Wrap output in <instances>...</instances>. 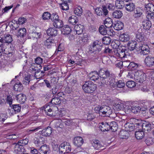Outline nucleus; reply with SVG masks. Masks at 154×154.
Instances as JSON below:
<instances>
[{
	"label": "nucleus",
	"instance_id": "obj_27",
	"mask_svg": "<svg viewBox=\"0 0 154 154\" xmlns=\"http://www.w3.org/2000/svg\"><path fill=\"white\" fill-rule=\"evenodd\" d=\"M63 2L61 4V8L63 10H67L69 9V6L68 4V2H69V0H61Z\"/></svg>",
	"mask_w": 154,
	"mask_h": 154
},
{
	"label": "nucleus",
	"instance_id": "obj_45",
	"mask_svg": "<svg viewBox=\"0 0 154 154\" xmlns=\"http://www.w3.org/2000/svg\"><path fill=\"white\" fill-rule=\"evenodd\" d=\"M103 53L104 54H107L109 55H114V49H111L108 47H105L104 49Z\"/></svg>",
	"mask_w": 154,
	"mask_h": 154
},
{
	"label": "nucleus",
	"instance_id": "obj_43",
	"mask_svg": "<svg viewBox=\"0 0 154 154\" xmlns=\"http://www.w3.org/2000/svg\"><path fill=\"white\" fill-rule=\"evenodd\" d=\"M54 43V39H46L44 42L45 45L48 48H50L51 45Z\"/></svg>",
	"mask_w": 154,
	"mask_h": 154
},
{
	"label": "nucleus",
	"instance_id": "obj_36",
	"mask_svg": "<svg viewBox=\"0 0 154 154\" xmlns=\"http://www.w3.org/2000/svg\"><path fill=\"white\" fill-rule=\"evenodd\" d=\"M109 125L110 127V129H111L112 131H116L118 128L117 123L115 121H113L110 123Z\"/></svg>",
	"mask_w": 154,
	"mask_h": 154
},
{
	"label": "nucleus",
	"instance_id": "obj_38",
	"mask_svg": "<svg viewBox=\"0 0 154 154\" xmlns=\"http://www.w3.org/2000/svg\"><path fill=\"white\" fill-rule=\"evenodd\" d=\"M125 127L127 130L131 131L134 130L135 125L133 123L128 122L125 124Z\"/></svg>",
	"mask_w": 154,
	"mask_h": 154
},
{
	"label": "nucleus",
	"instance_id": "obj_57",
	"mask_svg": "<svg viewBox=\"0 0 154 154\" xmlns=\"http://www.w3.org/2000/svg\"><path fill=\"white\" fill-rule=\"evenodd\" d=\"M6 100L7 103H8L10 106L12 107L11 105L13 102L12 97L10 95L7 96Z\"/></svg>",
	"mask_w": 154,
	"mask_h": 154
},
{
	"label": "nucleus",
	"instance_id": "obj_9",
	"mask_svg": "<svg viewBox=\"0 0 154 154\" xmlns=\"http://www.w3.org/2000/svg\"><path fill=\"white\" fill-rule=\"evenodd\" d=\"M13 145H14V150L15 153L22 154L26 151L25 146H23L17 143H14Z\"/></svg>",
	"mask_w": 154,
	"mask_h": 154
},
{
	"label": "nucleus",
	"instance_id": "obj_40",
	"mask_svg": "<svg viewBox=\"0 0 154 154\" xmlns=\"http://www.w3.org/2000/svg\"><path fill=\"white\" fill-rule=\"evenodd\" d=\"M113 17L117 19H119L122 16V13L120 10H116L112 13Z\"/></svg>",
	"mask_w": 154,
	"mask_h": 154
},
{
	"label": "nucleus",
	"instance_id": "obj_59",
	"mask_svg": "<svg viewBox=\"0 0 154 154\" xmlns=\"http://www.w3.org/2000/svg\"><path fill=\"white\" fill-rule=\"evenodd\" d=\"M45 71H44V70L43 71L39 70L37 71L36 72H35V76H38V75H39L40 73L41 74V75L40 76L39 75V77L38 78H37V79H39L40 78H41L45 75V74H44L45 73Z\"/></svg>",
	"mask_w": 154,
	"mask_h": 154
},
{
	"label": "nucleus",
	"instance_id": "obj_29",
	"mask_svg": "<svg viewBox=\"0 0 154 154\" xmlns=\"http://www.w3.org/2000/svg\"><path fill=\"white\" fill-rule=\"evenodd\" d=\"M26 35V30L24 28H20L18 31L17 36L18 37L23 38Z\"/></svg>",
	"mask_w": 154,
	"mask_h": 154
},
{
	"label": "nucleus",
	"instance_id": "obj_8",
	"mask_svg": "<svg viewBox=\"0 0 154 154\" xmlns=\"http://www.w3.org/2000/svg\"><path fill=\"white\" fill-rule=\"evenodd\" d=\"M60 153L61 154L69 152L71 150V146L68 143H63L60 146Z\"/></svg>",
	"mask_w": 154,
	"mask_h": 154
},
{
	"label": "nucleus",
	"instance_id": "obj_21",
	"mask_svg": "<svg viewBox=\"0 0 154 154\" xmlns=\"http://www.w3.org/2000/svg\"><path fill=\"white\" fill-rule=\"evenodd\" d=\"M125 8L128 11L131 12L133 11L135 8V6L132 2H128L125 4Z\"/></svg>",
	"mask_w": 154,
	"mask_h": 154
},
{
	"label": "nucleus",
	"instance_id": "obj_54",
	"mask_svg": "<svg viewBox=\"0 0 154 154\" xmlns=\"http://www.w3.org/2000/svg\"><path fill=\"white\" fill-rule=\"evenodd\" d=\"M110 21L109 22L106 21V20L104 22V26L107 28H111L112 26V21H111V19H109Z\"/></svg>",
	"mask_w": 154,
	"mask_h": 154
},
{
	"label": "nucleus",
	"instance_id": "obj_39",
	"mask_svg": "<svg viewBox=\"0 0 154 154\" xmlns=\"http://www.w3.org/2000/svg\"><path fill=\"white\" fill-rule=\"evenodd\" d=\"M40 149L42 153H43L44 154H47L48 152H49L50 151L49 146L46 144L42 146L40 148Z\"/></svg>",
	"mask_w": 154,
	"mask_h": 154
},
{
	"label": "nucleus",
	"instance_id": "obj_53",
	"mask_svg": "<svg viewBox=\"0 0 154 154\" xmlns=\"http://www.w3.org/2000/svg\"><path fill=\"white\" fill-rule=\"evenodd\" d=\"M50 19L54 22L59 20V17L57 13H53L51 15Z\"/></svg>",
	"mask_w": 154,
	"mask_h": 154
},
{
	"label": "nucleus",
	"instance_id": "obj_50",
	"mask_svg": "<svg viewBox=\"0 0 154 154\" xmlns=\"http://www.w3.org/2000/svg\"><path fill=\"white\" fill-rule=\"evenodd\" d=\"M51 15L50 13L45 12L44 13L42 16V18L44 20H47L51 19Z\"/></svg>",
	"mask_w": 154,
	"mask_h": 154
},
{
	"label": "nucleus",
	"instance_id": "obj_60",
	"mask_svg": "<svg viewBox=\"0 0 154 154\" xmlns=\"http://www.w3.org/2000/svg\"><path fill=\"white\" fill-rule=\"evenodd\" d=\"M84 26L80 24L79 25H76L74 27V29L75 31L81 30L83 31Z\"/></svg>",
	"mask_w": 154,
	"mask_h": 154
},
{
	"label": "nucleus",
	"instance_id": "obj_15",
	"mask_svg": "<svg viewBox=\"0 0 154 154\" xmlns=\"http://www.w3.org/2000/svg\"><path fill=\"white\" fill-rule=\"evenodd\" d=\"M44 111L45 112L46 115L49 116H55V113L54 112L53 109L50 107L49 106H44Z\"/></svg>",
	"mask_w": 154,
	"mask_h": 154
},
{
	"label": "nucleus",
	"instance_id": "obj_13",
	"mask_svg": "<svg viewBox=\"0 0 154 154\" xmlns=\"http://www.w3.org/2000/svg\"><path fill=\"white\" fill-rule=\"evenodd\" d=\"M73 142L75 145L78 147H79L81 146L83 143L84 140L81 137L77 136L74 138Z\"/></svg>",
	"mask_w": 154,
	"mask_h": 154
},
{
	"label": "nucleus",
	"instance_id": "obj_58",
	"mask_svg": "<svg viewBox=\"0 0 154 154\" xmlns=\"http://www.w3.org/2000/svg\"><path fill=\"white\" fill-rule=\"evenodd\" d=\"M116 6L119 9H122L124 7H125V4H124V1H120L116 5Z\"/></svg>",
	"mask_w": 154,
	"mask_h": 154
},
{
	"label": "nucleus",
	"instance_id": "obj_42",
	"mask_svg": "<svg viewBox=\"0 0 154 154\" xmlns=\"http://www.w3.org/2000/svg\"><path fill=\"white\" fill-rule=\"evenodd\" d=\"M99 31L100 34L103 35H106L107 33V29L103 25H101L100 26Z\"/></svg>",
	"mask_w": 154,
	"mask_h": 154
},
{
	"label": "nucleus",
	"instance_id": "obj_6",
	"mask_svg": "<svg viewBox=\"0 0 154 154\" xmlns=\"http://www.w3.org/2000/svg\"><path fill=\"white\" fill-rule=\"evenodd\" d=\"M146 75L141 70H138L134 74V79L135 81L140 83L142 82L146 79Z\"/></svg>",
	"mask_w": 154,
	"mask_h": 154
},
{
	"label": "nucleus",
	"instance_id": "obj_55",
	"mask_svg": "<svg viewBox=\"0 0 154 154\" xmlns=\"http://www.w3.org/2000/svg\"><path fill=\"white\" fill-rule=\"evenodd\" d=\"M127 86L129 88H132L136 86L135 83L132 81H128L126 83Z\"/></svg>",
	"mask_w": 154,
	"mask_h": 154
},
{
	"label": "nucleus",
	"instance_id": "obj_46",
	"mask_svg": "<svg viewBox=\"0 0 154 154\" xmlns=\"http://www.w3.org/2000/svg\"><path fill=\"white\" fill-rule=\"evenodd\" d=\"M75 14L78 16H80L82 13V10L81 7L78 6L74 11Z\"/></svg>",
	"mask_w": 154,
	"mask_h": 154
},
{
	"label": "nucleus",
	"instance_id": "obj_31",
	"mask_svg": "<svg viewBox=\"0 0 154 154\" xmlns=\"http://www.w3.org/2000/svg\"><path fill=\"white\" fill-rule=\"evenodd\" d=\"M142 23L143 28L146 30H149L152 26L151 22L148 20H145Z\"/></svg>",
	"mask_w": 154,
	"mask_h": 154
},
{
	"label": "nucleus",
	"instance_id": "obj_2",
	"mask_svg": "<svg viewBox=\"0 0 154 154\" xmlns=\"http://www.w3.org/2000/svg\"><path fill=\"white\" fill-rule=\"evenodd\" d=\"M95 112L103 116H108L112 113V109L107 106H98L95 107Z\"/></svg>",
	"mask_w": 154,
	"mask_h": 154
},
{
	"label": "nucleus",
	"instance_id": "obj_56",
	"mask_svg": "<svg viewBox=\"0 0 154 154\" xmlns=\"http://www.w3.org/2000/svg\"><path fill=\"white\" fill-rule=\"evenodd\" d=\"M10 25L11 28L14 30H16L19 27L17 21L15 23L12 21L11 23H10Z\"/></svg>",
	"mask_w": 154,
	"mask_h": 154
},
{
	"label": "nucleus",
	"instance_id": "obj_34",
	"mask_svg": "<svg viewBox=\"0 0 154 154\" xmlns=\"http://www.w3.org/2000/svg\"><path fill=\"white\" fill-rule=\"evenodd\" d=\"M13 89L15 91L20 92L23 89L22 84L20 82L15 84L13 87Z\"/></svg>",
	"mask_w": 154,
	"mask_h": 154
},
{
	"label": "nucleus",
	"instance_id": "obj_49",
	"mask_svg": "<svg viewBox=\"0 0 154 154\" xmlns=\"http://www.w3.org/2000/svg\"><path fill=\"white\" fill-rule=\"evenodd\" d=\"M5 32L2 31H0V38H12V36L9 34L4 33Z\"/></svg>",
	"mask_w": 154,
	"mask_h": 154
},
{
	"label": "nucleus",
	"instance_id": "obj_28",
	"mask_svg": "<svg viewBox=\"0 0 154 154\" xmlns=\"http://www.w3.org/2000/svg\"><path fill=\"white\" fill-rule=\"evenodd\" d=\"M129 135V133L125 131L122 130L120 131L119 133V137L122 139H127Z\"/></svg>",
	"mask_w": 154,
	"mask_h": 154
},
{
	"label": "nucleus",
	"instance_id": "obj_47",
	"mask_svg": "<svg viewBox=\"0 0 154 154\" xmlns=\"http://www.w3.org/2000/svg\"><path fill=\"white\" fill-rule=\"evenodd\" d=\"M61 102L60 99L57 97H55L51 100V103L54 105H59Z\"/></svg>",
	"mask_w": 154,
	"mask_h": 154
},
{
	"label": "nucleus",
	"instance_id": "obj_41",
	"mask_svg": "<svg viewBox=\"0 0 154 154\" xmlns=\"http://www.w3.org/2000/svg\"><path fill=\"white\" fill-rule=\"evenodd\" d=\"M138 66L139 65L137 63L134 62H131L130 63L128 68L131 70H133L136 69L138 67Z\"/></svg>",
	"mask_w": 154,
	"mask_h": 154
},
{
	"label": "nucleus",
	"instance_id": "obj_32",
	"mask_svg": "<svg viewBox=\"0 0 154 154\" xmlns=\"http://www.w3.org/2000/svg\"><path fill=\"white\" fill-rule=\"evenodd\" d=\"M54 26L56 28L60 29L62 27L63 24V21L59 19L54 21L53 23Z\"/></svg>",
	"mask_w": 154,
	"mask_h": 154
},
{
	"label": "nucleus",
	"instance_id": "obj_63",
	"mask_svg": "<svg viewBox=\"0 0 154 154\" xmlns=\"http://www.w3.org/2000/svg\"><path fill=\"white\" fill-rule=\"evenodd\" d=\"M148 14L146 15V18L149 19H152L154 18V12L152 13H148Z\"/></svg>",
	"mask_w": 154,
	"mask_h": 154
},
{
	"label": "nucleus",
	"instance_id": "obj_3",
	"mask_svg": "<svg viewBox=\"0 0 154 154\" xmlns=\"http://www.w3.org/2000/svg\"><path fill=\"white\" fill-rule=\"evenodd\" d=\"M101 44V42L98 40L94 42L89 46L88 53L90 54L98 53L101 50L102 45Z\"/></svg>",
	"mask_w": 154,
	"mask_h": 154
},
{
	"label": "nucleus",
	"instance_id": "obj_51",
	"mask_svg": "<svg viewBox=\"0 0 154 154\" xmlns=\"http://www.w3.org/2000/svg\"><path fill=\"white\" fill-rule=\"evenodd\" d=\"M32 37L35 38H40L42 37V34L40 32H33L31 34Z\"/></svg>",
	"mask_w": 154,
	"mask_h": 154
},
{
	"label": "nucleus",
	"instance_id": "obj_33",
	"mask_svg": "<svg viewBox=\"0 0 154 154\" xmlns=\"http://www.w3.org/2000/svg\"><path fill=\"white\" fill-rule=\"evenodd\" d=\"M113 26L114 29L117 31L122 29L124 27L123 23L121 22H118L114 24Z\"/></svg>",
	"mask_w": 154,
	"mask_h": 154
},
{
	"label": "nucleus",
	"instance_id": "obj_23",
	"mask_svg": "<svg viewBox=\"0 0 154 154\" xmlns=\"http://www.w3.org/2000/svg\"><path fill=\"white\" fill-rule=\"evenodd\" d=\"M16 97L17 98V100L20 103H23L26 101V96L22 94H17Z\"/></svg>",
	"mask_w": 154,
	"mask_h": 154
},
{
	"label": "nucleus",
	"instance_id": "obj_24",
	"mask_svg": "<svg viewBox=\"0 0 154 154\" xmlns=\"http://www.w3.org/2000/svg\"><path fill=\"white\" fill-rule=\"evenodd\" d=\"M128 109L130 110L132 112L136 114L140 112L141 108L138 105H133L129 107Z\"/></svg>",
	"mask_w": 154,
	"mask_h": 154
},
{
	"label": "nucleus",
	"instance_id": "obj_7",
	"mask_svg": "<svg viewBox=\"0 0 154 154\" xmlns=\"http://www.w3.org/2000/svg\"><path fill=\"white\" fill-rule=\"evenodd\" d=\"M95 11L97 15L99 16L107 17L108 14L106 6L104 5H102V8L99 7L96 8L95 9Z\"/></svg>",
	"mask_w": 154,
	"mask_h": 154
},
{
	"label": "nucleus",
	"instance_id": "obj_35",
	"mask_svg": "<svg viewBox=\"0 0 154 154\" xmlns=\"http://www.w3.org/2000/svg\"><path fill=\"white\" fill-rule=\"evenodd\" d=\"M144 136V133L143 131H138L135 132V137L137 139H141Z\"/></svg>",
	"mask_w": 154,
	"mask_h": 154
},
{
	"label": "nucleus",
	"instance_id": "obj_26",
	"mask_svg": "<svg viewBox=\"0 0 154 154\" xmlns=\"http://www.w3.org/2000/svg\"><path fill=\"white\" fill-rule=\"evenodd\" d=\"M134 11V16L135 18H139L141 16L142 14V10L139 7H137L136 9L133 11Z\"/></svg>",
	"mask_w": 154,
	"mask_h": 154
},
{
	"label": "nucleus",
	"instance_id": "obj_11",
	"mask_svg": "<svg viewBox=\"0 0 154 154\" xmlns=\"http://www.w3.org/2000/svg\"><path fill=\"white\" fill-rule=\"evenodd\" d=\"M144 62L146 65L151 67L154 65V57L151 56H148L145 59Z\"/></svg>",
	"mask_w": 154,
	"mask_h": 154
},
{
	"label": "nucleus",
	"instance_id": "obj_52",
	"mask_svg": "<svg viewBox=\"0 0 154 154\" xmlns=\"http://www.w3.org/2000/svg\"><path fill=\"white\" fill-rule=\"evenodd\" d=\"M29 142V140L28 139L26 138L19 140L17 142L18 143L20 144V145L23 146H25Z\"/></svg>",
	"mask_w": 154,
	"mask_h": 154
},
{
	"label": "nucleus",
	"instance_id": "obj_30",
	"mask_svg": "<svg viewBox=\"0 0 154 154\" xmlns=\"http://www.w3.org/2000/svg\"><path fill=\"white\" fill-rule=\"evenodd\" d=\"M68 21L70 24L75 25L78 21V17L74 15H72L69 18Z\"/></svg>",
	"mask_w": 154,
	"mask_h": 154
},
{
	"label": "nucleus",
	"instance_id": "obj_19",
	"mask_svg": "<svg viewBox=\"0 0 154 154\" xmlns=\"http://www.w3.org/2000/svg\"><path fill=\"white\" fill-rule=\"evenodd\" d=\"M100 129L102 131H109L110 130V127L108 123L103 122L101 123L99 126Z\"/></svg>",
	"mask_w": 154,
	"mask_h": 154
},
{
	"label": "nucleus",
	"instance_id": "obj_18",
	"mask_svg": "<svg viewBox=\"0 0 154 154\" xmlns=\"http://www.w3.org/2000/svg\"><path fill=\"white\" fill-rule=\"evenodd\" d=\"M52 129L50 127H48L44 129L41 131V133L42 135L45 137L50 136L51 134Z\"/></svg>",
	"mask_w": 154,
	"mask_h": 154
},
{
	"label": "nucleus",
	"instance_id": "obj_5",
	"mask_svg": "<svg viewBox=\"0 0 154 154\" xmlns=\"http://www.w3.org/2000/svg\"><path fill=\"white\" fill-rule=\"evenodd\" d=\"M114 55L120 58L127 57L130 55L128 50L126 48H122L121 47L114 49Z\"/></svg>",
	"mask_w": 154,
	"mask_h": 154
},
{
	"label": "nucleus",
	"instance_id": "obj_20",
	"mask_svg": "<svg viewBox=\"0 0 154 154\" xmlns=\"http://www.w3.org/2000/svg\"><path fill=\"white\" fill-rule=\"evenodd\" d=\"M47 33L50 37H52L55 36L57 35V31L54 28H51L47 30Z\"/></svg>",
	"mask_w": 154,
	"mask_h": 154
},
{
	"label": "nucleus",
	"instance_id": "obj_12",
	"mask_svg": "<svg viewBox=\"0 0 154 154\" xmlns=\"http://www.w3.org/2000/svg\"><path fill=\"white\" fill-rule=\"evenodd\" d=\"M140 49V54L143 55H146L149 54L150 52V49L147 45H143L139 47Z\"/></svg>",
	"mask_w": 154,
	"mask_h": 154
},
{
	"label": "nucleus",
	"instance_id": "obj_14",
	"mask_svg": "<svg viewBox=\"0 0 154 154\" xmlns=\"http://www.w3.org/2000/svg\"><path fill=\"white\" fill-rule=\"evenodd\" d=\"M153 125L150 124L149 122H144L142 125V130L144 131L149 132L153 129Z\"/></svg>",
	"mask_w": 154,
	"mask_h": 154
},
{
	"label": "nucleus",
	"instance_id": "obj_64",
	"mask_svg": "<svg viewBox=\"0 0 154 154\" xmlns=\"http://www.w3.org/2000/svg\"><path fill=\"white\" fill-rule=\"evenodd\" d=\"M152 140L151 138H147L145 140V142L148 146H149L152 143Z\"/></svg>",
	"mask_w": 154,
	"mask_h": 154
},
{
	"label": "nucleus",
	"instance_id": "obj_4",
	"mask_svg": "<svg viewBox=\"0 0 154 154\" xmlns=\"http://www.w3.org/2000/svg\"><path fill=\"white\" fill-rule=\"evenodd\" d=\"M96 85L90 81L85 82L82 86V88L84 92L87 93H93L96 89Z\"/></svg>",
	"mask_w": 154,
	"mask_h": 154
},
{
	"label": "nucleus",
	"instance_id": "obj_62",
	"mask_svg": "<svg viewBox=\"0 0 154 154\" xmlns=\"http://www.w3.org/2000/svg\"><path fill=\"white\" fill-rule=\"evenodd\" d=\"M26 20V19L24 17L19 18L18 20L19 24H22L25 23Z\"/></svg>",
	"mask_w": 154,
	"mask_h": 154
},
{
	"label": "nucleus",
	"instance_id": "obj_16",
	"mask_svg": "<svg viewBox=\"0 0 154 154\" xmlns=\"http://www.w3.org/2000/svg\"><path fill=\"white\" fill-rule=\"evenodd\" d=\"M101 69L104 70L103 69H100L99 72V74L96 71L92 72H90L89 75V76L90 79L92 80L95 81L98 79L99 77H100V79L101 81L99 72Z\"/></svg>",
	"mask_w": 154,
	"mask_h": 154
},
{
	"label": "nucleus",
	"instance_id": "obj_37",
	"mask_svg": "<svg viewBox=\"0 0 154 154\" xmlns=\"http://www.w3.org/2000/svg\"><path fill=\"white\" fill-rule=\"evenodd\" d=\"M43 60V59L39 57H38L35 59V63L38 65V67H37V68H38L39 70H40L42 68L41 64L42 63Z\"/></svg>",
	"mask_w": 154,
	"mask_h": 154
},
{
	"label": "nucleus",
	"instance_id": "obj_17",
	"mask_svg": "<svg viewBox=\"0 0 154 154\" xmlns=\"http://www.w3.org/2000/svg\"><path fill=\"white\" fill-rule=\"evenodd\" d=\"M144 10L148 13L154 12V5L150 3L145 4L144 5Z\"/></svg>",
	"mask_w": 154,
	"mask_h": 154
},
{
	"label": "nucleus",
	"instance_id": "obj_25",
	"mask_svg": "<svg viewBox=\"0 0 154 154\" xmlns=\"http://www.w3.org/2000/svg\"><path fill=\"white\" fill-rule=\"evenodd\" d=\"M137 45V43L136 41L133 40L130 41L128 42L127 44L128 48V49L130 51H133L136 48Z\"/></svg>",
	"mask_w": 154,
	"mask_h": 154
},
{
	"label": "nucleus",
	"instance_id": "obj_61",
	"mask_svg": "<svg viewBox=\"0 0 154 154\" xmlns=\"http://www.w3.org/2000/svg\"><path fill=\"white\" fill-rule=\"evenodd\" d=\"M78 41L77 40L78 42V44L81 46L84 45L87 41L86 39H78Z\"/></svg>",
	"mask_w": 154,
	"mask_h": 154
},
{
	"label": "nucleus",
	"instance_id": "obj_10",
	"mask_svg": "<svg viewBox=\"0 0 154 154\" xmlns=\"http://www.w3.org/2000/svg\"><path fill=\"white\" fill-rule=\"evenodd\" d=\"M12 39H0V57L2 55L3 53L4 47L3 46L5 45H8L11 43L12 41Z\"/></svg>",
	"mask_w": 154,
	"mask_h": 154
},
{
	"label": "nucleus",
	"instance_id": "obj_22",
	"mask_svg": "<svg viewBox=\"0 0 154 154\" xmlns=\"http://www.w3.org/2000/svg\"><path fill=\"white\" fill-rule=\"evenodd\" d=\"M91 144L93 147L96 149H100V148H102L103 147L100 141L97 140H93L91 142Z\"/></svg>",
	"mask_w": 154,
	"mask_h": 154
},
{
	"label": "nucleus",
	"instance_id": "obj_44",
	"mask_svg": "<svg viewBox=\"0 0 154 154\" xmlns=\"http://www.w3.org/2000/svg\"><path fill=\"white\" fill-rule=\"evenodd\" d=\"M71 31V29L69 27H64L61 30L62 34L67 35L69 34Z\"/></svg>",
	"mask_w": 154,
	"mask_h": 154
},
{
	"label": "nucleus",
	"instance_id": "obj_48",
	"mask_svg": "<svg viewBox=\"0 0 154 154\" xmlns=\"http://www.w3.org/2000/svg\"><path fill=\"white\" fill-rule=\"evenodd\" d=\"M11 106L16 113L20 112L21 106L20 104H13Z\"/></svg>",
	"mask_w": 154,
	"mask_h": 154
},
{
	"label": "nucleus",
	"instance_id": "obj_1",
	"mask_svg": "<svg viewBox=\"0 0 154 154\" xmlns=\"http://www.w3.org/2000/svg\"><path fill=\"white\" fill-rule=\"evenodd\" d=\"M99 72L102 85L105 84L109 85L112 88L117 87L119 88H123L125 86V82L122 80H120L116 82L115 75L114 74H110L109 71L101 69Z\"/></svg>",
	"mask_w": 154,
	"mask_h": 154
}]
</instances>
